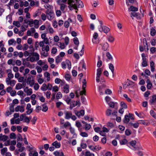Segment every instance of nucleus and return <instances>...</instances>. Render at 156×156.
Returning <instances> with one entry per match:
<instances>
[{
    "label": "nucleus",
    "instance_id": "nucleus-1",
    "mask_svg": "<svg viewBox=\"0 0 156 156\" xmlns=\"http://www.w3.org/2000/svg\"><path fill=\"white\" fill-rule=\"evenodd\" d=\"M98 90L100 92V95L104 96L105 93L107 94V89L106 88V85L105 84H102L98 87Z\"/></svg>",
    "mask_w": 156,
    "mask_h": 156
},
{
    "label": "nucleus",
    "instance_id": "nucleus-2",
    "mask_svg": "<svg viewBox=\"0 0 156 156\" xmlns=\"http://www.w3.org/2000/svg\"><path fill=\"white\" fill-rule=\"evenodd\" d=\"M45 12L48 20H51L54 18V14L53 11L47 9Z\"/></svg>",
    "mask_w": 156,
    "mask_h": 156
},
{
    "label": "nucleus",
    "instance_id": "nucleus-3",
    "mask_svg": "<svg viewBox=\"0 0 156 156\" xmlns=\"http://www.w3.org/2000/svg\"><path fill=\"white\" fill-rule=\"evenodd\" d=\"M30 54L32 56H35V58L34 57H30V58L29 60L31 62H34L35 60H38L39 59V54L36 52H32L30 53Z\"/></svg>",
    "mask_w": 156,
    "mask_h": 156
},
{
    "label": "nucleus",
    "instance_id": "nucleus-4",
    "mask_svg": "<svg viewBox=\"0 0 156 156\" xmlns=\"http://www.w3.org/2000/svg\"><path fill=\"white\" fill-rule=\"evenodd\" d=\"M83 85H82V89L83 90L80 91V94L81 95H82L83 94L85 95H86V90L85 88L86 87L87 82L85 79H83L82 82Z\"/></svg>",
    "mask_w": 156,
    "mask_h": 156
},
{
    "label": "nucleus",
    "instance_id": "nucleus-5",
    "mask_svg": "<svg viewBox=\"0 0 156 156\" xmlns=\"http://www.w3.org/2000/svg\"><path fill=\"white\" fill-rule=\"evenodd\" d=\"M27 83L29 84L31 87H32L34 84V81L33 79H31L30 77H28L27 79Z\"/></svg>",
    "mask_w": 156,
    "mask_h": 156
},
{
    "label": "nucleus",
    "instance_id": "nucleus-6",
    "mask_svg": "<svg viewBox=\"0 0 156 156\" xmlns=\"http://www.w3.org/2000/svg\"><path fill=\"white\" fill-rule=\"evenodd\" d=\"M101 25L100 26L101 27V29H99V30L100 31H103L105 33L107 34V27L106 26H102V22L101 21H99Z\"/></svg>",
    "mask_w": 156,
    "mask_h": 156
},
{
    "label": "nucleus",
    "instance_id": "nucleus-7",
    "mask_svg": "<svg viewBox=\"0 0 156 156\" xmlns=\"http://www.w3.org/2000/svg\"><path fill=\"white\" fill-rule=\"evenodd\" d=\"M109 68L111 70L112 73V78H113L114 76V71L115 69L112 63H110L109 64Z\"/></svg>",
    "mask_w": 156,
    "mask_h": 156
},
{
    "label": "nucleus",
    "instance_id": "nucleus-8",
    "mask_svg": "<svg viewBox=\"0 0 156 156\" xmlns=\"http://www.w3.org/2000/svg\"><path fill=\"white\" fill-rule=\"evenodd\" d=\"M76 1V3L75 4L77 5V8H82L83 6V4L82 2L80 0H75Z\"/></svg>",
    "mask_w": 156,
    "mask_h": 156
},
{
    "label": "nucleus",
    "instance_id": "nucleus-9",
    "mask_svg": "<svg viewBox=\"0 0 156 156\" xmlns=\"http://www.w3.org/2000/svg\"><path fill=\"white\" fill-rule=\"evenodd\" d=\"M65 114L66 115L65 118L66 119H69L71 118L72 116V113L71 112H65Z\"/></svg>",
    "mask_w": 156,
    "mask_h": 156
},
{
    "label": "nucleus",
    "instance_id": "nucleus-10",
    "mask_svg": "<svg viewBox=\"0 0 156 156\" xmlns=\"http://www.w3.org/2000/svg\"><path fill=\"white\" fill-rule=\"evenodd\" d=\"M98 37V34L97 32H95L94 34L92 39V42L93 43H98V41H96V40L97 38Z\"/></svg>",
    "mask_w": 156,
    "mask_h": 156
},
{
    "label": "nucleus",
    "instance_id": "nucleus-11",
    "mask_svg": "<svg viewBox=\"0 0 156 156\" xmlns=\"http://www.w3.org/2000/svg\"><path fill=\"white\" fill-rule=\"evenodd\" d=\"M8 138V136L6 135H3L2 134H0V141H5Z\"/></svg>",
    "mask_w": 156,
    "mask_h": 156
},
{
    "label": "nucleus",
    "instance_id": "nucleus-12",
    "mask_svg": "<svg viewBox=\"0 0 156 156\" xmlns=\"http://www.w3.org/2000/svg\"><path fill=\"white\" fill-rule=\"evenodd\" d=\"M130 14L131 17L133 16L134 17H136L138 19H140V17L139 16V14L138 13L135 12H131Z\"/></svg>",
    "mask_w": 156,
    "mask_h": 156
},
{
    "label": "nucleus",
    "instance_id": "nucleus-13",
    "mask_svg": "<svg viewBox=\"0 0 156 156\" xmlns=\"http://www.w3.org/2000/svg\"><path fill=\"white\" fill-rule=\"evenodd\" d=\"M52 145L54 146L56 148H59L60 147L61 144L60 143H58L57 141L54 142L52 144Z\"/></svg>",
    "mask_w": 156,
    "mask_h": 156
},
{
    "label": "nucleus",
    "instance_id": "nucleus-14",
    "mask_svg": "<svg viewBox=\"0 0 156 156\" xmlns=\"http://www.w3.org/2000/svg\"><path fill=\"white\" fill-rule=\"evenodd\" d=\"M149 102L151 105L156 102V95H154L152 96V99L149 101Z\"/></svg>",
    "mask_w": 156,
    "mask_h": 156
},
{
    "label": "nucleus",
    "instance_id": "nucleus-15",
    "mask_svg": "<svg viewBox=\"0 0 156 156\" xmlns=\"http://www.w3.org/2000/svg\"><path fill=\"white\" fill-rule=\"evenodd\" d=\"M69 85L66 84V85L63 87V91L64 92L67 93L69 92Z\"/></svg>",
    "mask_w": 156,
    "mask_h": 156
},
{
    "label": "nucleus",
    "instance_id": "nucleus-16",
    "mask_svg": "<svg viewBox=\"0 0 156 156\" xmlns=\"http://www.w3.org/2000/svg\"><path fill=\"white\" fill-rule=\"evenodd\" d=\"M130 119L128 115H126L125 116L124 119L123 120V122L124 123L127 124L129 122Z\"/></svg>",
    "mask_w": 156,
    "mask_h": 156
},
{
    "label": "nucleus",
    "instance_id": "nucleus-17",
    "mask_svg": "<svg viewBox=\"0 0 156 156\" xmlns=\"http://www.w3.org/2000/svg\"><path fill=\"white\" fill-rule=\"evenodd\" d=\"M24 91L25 92L27 93V95H30L32 93V90L31 88H29V89L26 90V89H24Z\"/></svg>",
    "mask_w": 156,
    "mask_h": 156
},
{
    "label": "nucleus",
    "instance_id": "nucleus-18",
    "mask_svg": "<svg viewBox=\"0 0 156 156\" xmlns=\"http://www.w3.org/2000/svg\"><path fill=\"white\" fill-rule=\"evenodd\" d=\"M69 5L68 6V7L71 10H73V7L76 10L77 9V5H76V4Z\"/></svg>",
    "mask_w": 156,
    "mask_h": 156
},
{
    "label": "nucleus",
    "instance_id": "nucleus-19",
    "mask_svg": "<svg viewBox=\"0 0 156 156\" xmlns=\"http://www.w3.org/2000/svg\"><path fill=\"white\" fill-rule=\"evenodd\" d=\"M129 11L136 12L138 11V9L133 6H131L129 9Z\"/></svg>",
    "mask_w": 156,
    "mask_h": 156
},
{
    "label": "nucleus",
    "instance_id": "nucleus-20",
    "mask_svg": "<svg viewBox=\"0 0 156 156\" xmlns=\"http://www.w3.org/2000/svg\"><path fill=\"white\" fill-rule=\"evenodd\" d=\"M143 62L142 65L143 67H146L147 66L146 58H142Z\"/></svg>",
    "mask_w": 156,
    "mask_h": 156
},
{
    "label": "nucleus",
    "instance_id": "nucleus-21",
    "mask_svg": "<svg viewBox=\"0 0 156 156\" xmlns=\"http://www.w3.org/2000/svg\"><path fill=\"white\" fill-rule=\"evenodd\" d=\"M54 154L55 156H64L63 152H61V154H60L59 152L56 151L54 152Z\"/></svg>",
    "mask_w": 156,
    "mask_h": 156
},
{
    "label": "nucleus",
    "instance_id": "nucleus-22",
    "mask_svg": "<svg viewBox=\"0 0 156 156\" xmlns=\"http://www.w3.org/2000/svg\"><path fill=\"white\" fill-rule=\"evenodd\" d=\"M115 38L114 37L111 35L108 37V41L111 43H112L114 42Z\"/></svg>",
    "mask_w": 156,
    "mask_h": 156
},
{
    "label": "nucleus",
    "instance_id": "nucleus-23",
    "mask_svg": "<svg viewBox=\"0 0 156 156\" xmlns=\"http://www.w3.org/2000/svg\"><path fill=\"white\" fill-rule=\"evenodd\" d=\"M23 87L22 85L20 83H18L16 85L15 89L19 90L21 89Z\"/></svg>",
    "mask_w": 156,
    "mask_h": 156
},
{
    "label": "nucleus",
    "instance_id": "nucleus-24",
    "mask_svg": "<svg viewBox=\"0 0 156 156\" xmlns=\"http://www.w3.org/2000/svg\"><path fill=\"white\" fill-rule=\"evenodd\" d=\"M7 148L6 147H4V148L1 150V154L3 155H5V153L7 152Z\"/></svg>",
    "mask_w": 156,
    "mask_h": 156
},
{
    "label": "nucleus",
    "instance_id": "nucleus-25",
    "mask_svg": "<svg viewBox=\"0 0 156 156\" xmlns=\"http://www.w3.org/2000/svg\"><path fill=\"white\" fill-rule=\"evenodd\" d=\"M156 34V30H155L154 28H151V31H150V34L152 36H154Z\"/></svg>",
    "mask_w": 156,
    "mask_h": 156
},
{
    "label": "nucleus",
    "instance_id": "nucleus-26",
    "mask_svg": "<svg viewBox=\"0 0 156 156\" xmlns=\"http://www.w3.org/2000/svg\"><path fill=\"white\" fill-rule=\"evenodd\" d=\"M129 124H131V125L133 126V127L135 128H138L139 125V122H138V121L136 122V123H133L131 122H130Z\"/></svg>",
    "mask_w": 156,
    "mask_h": 156
},
{
    "label": "nucleus",
    "instance_id": "nucleus-27",
    "mask_svg": "<svg viewBox=\"0 0 156 156\" xmlns=\"http://www.w3.org/2000/svg\"><path fill=\"white\" fill-rule=\"evenodd\" d=\"M120 105L123 109H126L127 108V106L126 105L123 101H122L121 102Z\"/></svg>",
    "mask_w": 156,
    "mask_h": 156
},
{
    "label": "nucleus",
    "instance_id": "nucleus-28",
    "mask_svg": "<svg viewBox=\"0 0 156 156\" xmlns=\"http://www.w3.org/2000/svg\"><path fill=\"white\" fill-rule=\"evenodd\" d=\"M131 131L129 129H126L125 131V134L127 136H129L131 134Z\"/></svg>",
    "mask_w": 156,
    "mask_h": 156
},
{
    "label": "nucleus",
    "instance_id": "nucleus-29",
    "mask_svg": "<svg viewBox=\"0 0 156 156\" xmlns=\"http://www.w3.org/2000/svg\"><path fill=\"white\" fill-rule=\"evenodd\" d=\"M47 89V86L46 84L44 83L43 84L42 87H41V89L43 91H45Z\"/></svg>",
    "mask_w": 156,
    "mask_h": 156
},
{
    "label": "nucleus",
    "instance_id": "nucleus-30",
    "mask_svg": "<svg viewBox=\"0 0 156 156\" xmlns=\"http://www.w3.org/2000/svg\"><path fill=\"white\" fill-rule=\"evenodd\" d=\"M73 42L76 45H78L79 44V42L78 39L77 37H75L73 39Z\"/></svg>",
    "mask_w": 156,
    "mask_h": 156
},
{
    "label": "nucleus",
    "instance_id": "nucleus-31",
    "mask_svg": "<svg viewBox=\"0 0 156 156\" xmlns=\"http://www.w3.org/2000/svg\"><path fill=\"white\" fill-rule=\"evenodd\" d=\"M128 142V141L126 139H124L120 141V143L122 145H124L126 144Z\"/></svg>",
    "mask_w": 156,
    "mask_h": 156
},
{
    "label": "nucleus",
    "instance_id": "nucleus-32",
    "mask_svg": "<svg viewBox=\"0 0 156 156\" xmlns=\"http://www.w3.org/2000/svg\"><path fill=\"white\" fill-rule=\"evenodd\" d=\"M86 156H94V154L92 153H91L89 151H87L85 152Z\"/></svg>",
    "mask_w": 156,
    "mask_h": 156
},
{
    "label": "nucleus",
    "instance_id": "nucleus-33",
    "mask_svg": "<svg viewBox=\"0 0 156 156\" xmlns=\"http://www.w3.org/2000/svg\"><path fill=\"white\" fill-rule=\"evenodd\" d=\"M66 63L68 66V67L69 69H70L71 67V64L70 62L68 60H67L66 61Z\"/></svg>",
    "mask_w": 156,
    "mask_h": 156
},
{
    "label": "nucleus",
    "instance_id": "nucleus-34",
    "mask_svg": "<svg viewBox=\"0 0 156 156\" xmlns=\"http://www.w3.org/2000/svg\"><path fill=\"white\" fill-rule=\"evenodd\" d=\"M12 139H15L16 138V135L14 133H11L9 136Z\"/></svg>",
    "mask_w": 156,
    "mask_h": 156
},
{
    "label": "nucleus",
    "instance_id": "nucleus-35",
    "mask_svg": "<svg viewBox=\"0 0 156 156\" xmlns=\"http://www.w3.org/2000/svg\"><path fill=\"white\" fill-rule=\"evenodd\" d=\"M13 24L15 25L18 27H20V24L19 21H14L13 22Z\"/></svg>",
    "mask_w": 156,
    "mask_h": 156
},
{
    "label": "nucleus",
    "instance_id": "nucleus-36",
    "mask_svg": "<svg viewBox=\"0 0 156 156\" xmlns=\"http://www.w3.org/2000/svg\"><path fill=\"white\" fill-rule=\"evenodd\" d=\"M75 101H73L71 103L69 108L70 109H72V108L76 106V104H75Z\"/></svg>",
    "mask_w": 156,
    "mask_h": 156
},
{
    "label": "nucleus",
    "instance_id": "nucleus-37",
    "mask_svg": "<svg viewBox=\"0 0 156 156\" xmlns=\"http://www.w3.org/2000/svg\"><path fill=\"white\" fill-rule=\"evenodd\" d=\"M136 141L135 140H132L129 143V144L131 145L132 147H134L136 144Z\"/></svg>",
    "mask_w": 156,
    "mask_h": 156
},
{
    "label": "nucleus",
    "instance_id": "nucleus-38",
    "mask_svg": "<svg viewBox=\"0 0 156 156\" xmlns=\"http://www.w3.org/2000/svg\"><path fill=\"white\" fill-rule=\"evenodd\" d=\"M62 94L60 92H58L56 95V97L57 99L61 98L62 97Z\"/></svg>",
    "mask_w": 156,
    "mask_h": 156
},
{
    "label": "nucleus",
    "instance_id": "nucleus-39",
    "mask_svg": "<svg viewBox=\"0 0 156 156\" xmlns=\"http://www.w3.org/2000/svg\"><path fill=\"white\" fill-rule=\"evenodd\" d=\"M101 74V69L99 68L97 69V75L98 77H100V76Z\"/></svg>",
    "mask_w": 156,
    "mask_h": 156
},
{
    "label": "nucleus",
    "instance_id": "nucleus-40",
    "mask_svg": "<svg viewBox=\"0 0 156 156\" xmlns=\"http://www.w3.org/2000/svg\"><path fill=\"white\" fill-rule=\"evenodd\" d=\"M81 100L82 103L83 104L86 105V99L84 97L82 96L81 97Z\"/></svg>",
    "mask_w": 156,
    "mask_h": 156
},
{
    "label": "nucleus",
    "instance_id": "nucleus-41",
    "mask_svg": "<svg viewBox=\"0 0 156 156\" xmlns=\"http://www.w3.org/2000/svg\"><path fill=\"white\" fill-rule=\"evenodd\" d=\"M108 104L109 106L111 108H113L115 107V103L111 101Z\"/></svg>",
    "mask_w": 156,
    "mask_h": 156
},
{
    "label": "nucleus",
    "instance_id": "nucleus-42",
    "mask_svg": "<svg viewBox=\"0 0 156 156\" xmlns=\"http://www.w3.org/2000/svg\"><path fill=\"white\" fill-rule=\"evenodd\" d=\"M22 140L23 138L21 135L19 133L17 138V141H22Z\"/></svg>",
    "mask_w": 156,
    "mask_h": 156
},
{
    "label": "nucleus",
    "instance_id": "nucleus-43",
    "mask_svg": "<svg viewBox=\"0 0 156 156\" xmlns=\"http://www.w3.org/2000/svg\"><path fill=\"white\" fill-rule=\"evenodd\" d=\"M151 43L152 45L155 46L156 44V40L155 39H153L151 41Z\"/></svg>",
    "mask_w": 156,
    "mask_h": 156
},
{
    "label": "nucleus",
    "instance_id": "nucleus-44",
    "mask_svg": "<svg viewBox=\"0 0 156 156\" xmlns=\"http://www.w3.org/2000/svg\"><path fill=\"white\" fill-rule=\"evenodd\" d=\"M65 78L67 81H69L71 79V76L69 74H66L65 76Z\"/></svg>",
    "mask_w": 156,
    "mask_h": 156
},
{
    "label": "nucleus",
    "instance_id": "nucleus-45",
    "mask_svg": "<svg viewBox=\"0 0 156 156\" xmlns=\"http://www.w3.org/2000/svg\"><path fill=\"white\" fill-rule=\"evenodd\" d=\"M150 113L151 115H152V116L156 119V116L155 114V112L153 110H151L150 112Z\"/></svg>",
    "mask_w": 156,
    "mask_h": 156
},
{
    "label": "nucleus",
    "instance_id": "nucleus-46",
    "mask_svg": "<svg viewBox=\"0 0 156 156\" xmlns=\"http://www.w3.org/2000/svg\"><path fill=\"white\" fill-rule=\"evenodd\" d=\"M91 128V125L90 124H86L85 125V129L86 130H89Z\"/></svg>",
    "mask_w": 156,
    "mask_h": 156
},
{
    "label": "nucleus",
    "instance_id": "nucleus-47",
    "mask_svg": "<svg viewBox=\"0 0 156 156\" xmlns=\"http://www.w3.org/2000/svg\"><path fill=\"white\" fill-rule=\"evenodd\" d=\"M58 87L57 86H54L52 88V91L54 92H57L58 90Z\"/></svg>",
    "mask_w": 156,
    "mask_h": 156
},
{
    "label": "nucleus",
    "instance_id": "nucleus-48",
    "mask_svg": "<svg viewBox=\"0 0 156 156\" xmlns=\"http://www.w3.org/2000/svg\"><path fill=\"white\" fill-rule=\"evenodd\" d=\"M57 51V50L56 48L53 47L51 51V53L53 54H55Z\"/></svg>",
    "mask_w": 156,
    "mask_h": 156
},
{
    "label": "nucleus",
    "instance_id": "nucleus-49",
    "mask_svg": "<svg viewBox=\"0 0 156 156\" xmlns=\"http://www.w3.org/2000/svg\"><path fill=\"white\" fill-rule=\"evenodd\" d=\"M14 42H15V41L14 39H12L8 41V44L9 45H10L12 44Z\"/></svg>",
    "mask_w": 156,
    "mask_h": 156
},
{
    "label": "nucleus",
    "instance_id": "nucleus-50",
    "mask_svg": "<svg viewBox=\"0 0 156 156\" xmlns=\"http://www.w3.org/2000/svg\"><path fill=\"white\" fill-rule=\"evenodd\" d=\"M62 59L60 58L59 56H58L55 59L56 62L58 63L59 62L61 61Z\"/></svg>",
    "mask_w": 156,
    "mask_h": 156
},
{
    "label": "nucleus",
    "instance_id": "nucleus-51",
    "mask_svg": "<svg viewBox=\"0 0 156 156\" xmlns=\"http://www.w3.org/2000/svg\"><path fill=\"white\" fill-rule=\"evenodd\" d=\"M16 83V81L12 80L11 81L10 83V85L12 86H13L15 85Z\"/></svg>",
    "mask_w": 156,
    "mask_h": 156
},
{
    "label": "nucleus",
    "instance_id": "nucleus-52",
    "mask_svg": "<svg viewBox=\"0 0 156 156\" xmlns=\"http://www.w3.org/2000/svg\"><path fill=\"white\" fill-rule=\"evenodd\" d=\"M80 135L83 137H87L88 136L86 132H82L80 133Z\"/></svg>",
    "mask_w": 156,
    "mask_h": 156
},
{
    "label": "nucleus",
    "instance_id": "nucleus-53",
    "mask_svg": "<svg viewBox=\"0 0 156 156\" xmlns=\"http://www.w3.org/2000/svg\"><path fill=\"white\" fill-rule=\"evenodd\" d=\"M26 115L25 114H23L20 116V121H22L23 119L25 118Z\"/></svg>",
    "mask_w": 156,
    "mask_h": 156
},
{
    "label": "nucleus",
    "instance_id": "nucleus-54",
    "mask_svg": "<svg viewBox=\"0 0 156 156\" xmlns=\"http://www.w3.org/2000/svg\"><path fill=\"white\" fill-rule=\"evenodd\" d=\"M150 51L151 53H154L156 51V48L154 47H152L150 49Z\"/></svg>",
    "mask_w": 156,
    "mask_h": 156
},
{
    "label": "nucleus",
    "instance_id": "nucleus-55",
    "mask_svg": "<svg viewBox=\"0 0 156 156\" xmlns=\"http://www.w3.org/2000/svg\"><path fill=\"white\" fill-rule=\"evenodd\" d=\"M43 108L42 109V111L44 112H46L48 109V108L47 106H44V105H43Z\"/></svg>",
    "mask_w": 156,
    "mask_h": 156
},
{
    "label": "nucleus",
    "instance_id": "nucleus-56",
    "mask_svg": "<svg viewBox=\"0 0 156 156\" xmlns=\"http://www.w3.org/2000/svg\"><path fill=\"white\" fill-rule=\"evenodd\" d=\"M60 5V8L61 9L62 11H63L65 9L66 6V5L64 4H61Z\"/></svg>",
    "mask_w": 156,
    "mask_h": 156
},
{
    "label": "nucleus",
    "instance_id": "nucleus-57",
    "mask_svg": "<svg viewBox=\"0 0 156 156\" xmlns=\"http://www.w3.org/2000/svg\"><path fill=\"white\" fill-rule=\"evenodd\" d=\"M101 148V147H98L97 146H95L94 147H93V149H91V150L94 151L95 150H99Z\"/></svg>",
    "mask_w": 156,
    "mask_h": 156
},
{
    "label": "nucleus",
    "instance_id": "nucleus-58",
    "mask_svg": "<svg viewBox=\"0 0 156 156\" xmlns=\"http://www.w3.org/2000/svg\"><path fill=\"white\" fill-rule=\"evenodd\" d=\"M39 86L38 84L37 83H36L35 84L34 88L35 90H37L39 89Z\"/></svg>",
    "mask_w": 156,
    "mask_h": 156
},
{
    "label": "nucleus",
    "instance_id": "nucleus-59",
    "mask_svg": "<svg viewBox=\"0 0 156 156\" xmlns=\"http://www.w3.org/2000/svg\"><path fill=\"white\" fill-rule=\"evenodd\" d=\"M143 42L144 43V47H145L146 46H147V40L146 38H144L143 39Z\"/></svg>",
    "mask_w": 156,
    "mask_h": 156
},
{
    "label": "nucleus",
    "instance_id": "nucleus-60",
    "mask_svg": "<svg viewBox=\"0 0 156 156\" xmlns=\"http://www.w3.org/2000/svg\"><path fill=\"white\" fill-rule=\"evenodd\" d=\"M30 119L27 116H25L24 119V122H27V123H29L30 122Z\"/></svg>",
    "mask_w": 156,
    "mask_h": 156
},
{
    "label": "nucleus",
    "instance_id": "nucleus-61",
    "mask_svg": "<svg viewBox=\"0 0 156 156\" xmlns=\"http://www.w3.org/2000/svg\"><path fill=\"white\" fill-rule=\"evenodd\" d=\"M27 111L26 112V113L27 115L30 114L31 113L33 110V108H30V109H27Z\"/></svg>",
    "mask_w": 156,
    "mask_h": 156
},
{
    "label": "nucleus",
    "instance_id": "nucleus-62",
    "mask_svg": "<svg viewBox=\"0 0 156 156\" xmlns=\"http://www.w3.org/2000/svg\"><path fill=\"white\" fill-rule=\"evenodd\" d=\"M16 92L15 90H12V91L10 92V95L12 96H14L16 95Z\"/></svg>",
    "mask_w": 156,
    "mask_h": 156
},
{
    "label": "nucleus",
    "instance_id": "nucleus-63",
    "mask_svg": "<svg viewBox=\"0 0 156 156\" xmlns=\"http://www.w3.org/2000/svg\"><path fill=\"white\" fill-rule=\"evenodd\" d=\"M76 126L78 128H79L81 126V124L80 122L77 121L76 122Z\"/></svg>",
    "mask_w": 156,
    "mask_h": 156
},
{
    "label": "nucleus",
    "instance_id": "nucleus-64",
    "mask_svg": "<svg viewBox=\"0 0 156 156\" xmlns=\"http://www.w3.org/2000/svg\"><path fill=\"white\" fill-rule=\"evenodd\" d=\"M41 18L42 20L44 21L46 19V16L44 13H42L41 15Z\"/></svg>",
    "mask_w": 156,
    "mask_h": 156
}]
</instances>
